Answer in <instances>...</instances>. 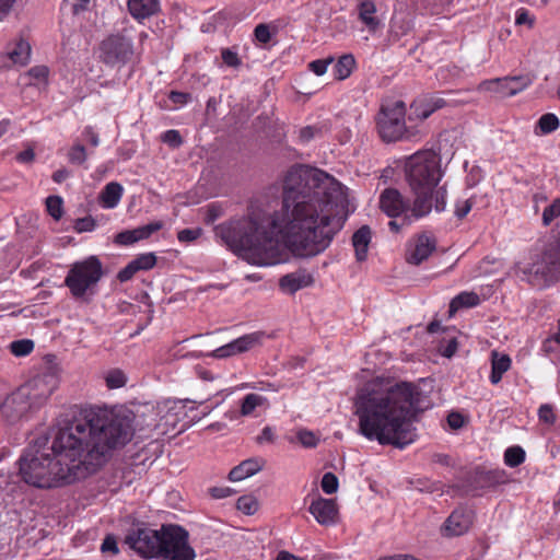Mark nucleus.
<instances>
[{
	"instance_id": "f257e3e1",
	"label": "nucleus",
	"mask_w": 560,
	"mask_h": 560,
	"mask_svg": "<svg viewBox=\"0 0 560 560\" xmlns=\"http://www.w3.org/2000/svg\"><path fill=\"white\" fill-rule=\"evenodd\" d=\"M346 196L341 184L326 172L292 166L285 174L280 212L252 203L246 215L215 226L214 233L235 255L252 265L283 261L284 248L295 256L313 257L324 252L341 230L339 215Z\"/></svg>"
},
{
	"instance_id": "f03ea898",
	"label": "nucleus",
	"mask_w": 560,
	"mask_h": 560,
	"mask_svg": "<svg viewBox=\"0 0 560 560\" xmlns=\"http://www.w3.org/2000/svg\"><path fill=\"white\" fill-rule=\"evenodd\" d=\"M132 428L127 417L103 407H80L59 423L52 454L37 457V488L70 485L96 472L113 450L127 444Z\"/></svg>"
},
{
	"instance_id": "7ed1b4c3",
	"label": "nucleus",
	"mask_w": 560,
	"mask_h": 560,
	"mask_svg": "<svg viewBox=\"0 0 560 560\" xmlns=\"http://www.w3.org/2000/svg\"><path fill=\"white\" fill-rule=\"evenodd\" d=\"M430 406L429 396L413 383L373 380L357 392L353 413L365 439L402 450L417 439V413Z\"/></svg>"
},
{
	"instance_id": "20e7f679",
	"label": "nucleus",
	"mask_w": 560,
	"mask_h": 560,
	"mask_svg": "<svg viewBox=\"0 0 560 560\" xmlns=\"http://www.w3.org/2000/svg\"><path fill=\"white\" fill-rule=\"evenodd\" d=\"M441 156L433 150L418 151L409 156L405 164L406 179L415 195L411 215L405 218L406 224L429 214L433 207V190L440 183L443 171Z\"/></svg>"
},
{
	"instance_id": "39448f33",
	"label": "nucleus",
	"mask_w": 560,
	"mask_h": 560,
	"mask_svg": "<svg viewBox=\"0 0 560 560\" xmlns=\"http://www.w3.org/2000/svg\"><path fill=\"white\" fill-rule=\"evenodd\" d=\"M516 275L537 289L560 281V238L548 245L538 262L517 265Z\"/></svg>"
},
{
	"instance_id": "423d86ee",
	"label": "nucleus",
	"mask_w": 560,
	"mask_h": 560,
	"mask_svg": "<svg viewBox=\"0 0 560 560\" xmlns=\"http://www.w3.org/2000/svg\"><path fill=\"white\" fill-rule=\"evenodd\" d=\"M104 275L103 265L96 256L75 261L70 266L65 284L75 299L84 298L88 292L93 293Z\"/></svg>"
},
{
	"instance_id": "0eeeda50",
	"label": "nucleus",
	"mask_w": 560,
	"mask_h": 560,
	"mask_svg": "<svg viewBox=\"0 0 560 560\" xmlns=\"http://www.w3.org/2000/svg\"><path fill=\"white\" fill-rule=\"evenodd\" d=\"M405 110V103L401 101L382 106L376 116V127L383 141L395 142L410 138L406 129Z\"/></svg>"
},
{
	"instance_id": "6e6552de",
	"label": "nucleus",
	"mask_w": 560,
	"mask_h": 560,
	"mask_svg": "<svg viewBox=\"0 0 560 560\" xmlns=\"http://www.w3.org/2000/svg\"><path fill=\"white\" fill-rule=\"evenodd\" d=\"M135 56L132 36L128 30L110 34L100 44V59L109 67H124Z\"/></svg>"
},
{
	"instance_id": "1a4fd4ad",
	"label": "nucleus",
	"mask_w": 560,
	"mask_h": 560,
	"mask_svg": "<svg viewBox=\"0 0 560 560\" xmlns=\"http://www.w3.org/2000/svg\"><path fill=\"white\" fill-rule=\"evenodd\" d=\"M188 532L179 525L163 524L161 555L163 560H195L196 552L189 545Z\"/></svg>"
},
{
	"instance_id": "9d476101",
	"label": "nucleus",
	"mask_w": 560,
	"mask_h": 560,
	"mask_svg": "<svg viewBox=\"0 0 560 560\" xmlns=\"http://www.w3.org/2000/svg\"><path fill=\"white\" fill-rule=\"evenodd\" d=\"M162 539L163 525L160 529L142 525L128 532L125 544L144 559H159Z\"/></svg>"
},
{
	"instance_id": "9b49d317",
	"label": "nucleus",
	"mask_w": 560,
	"mask_h": 560,
	"mask_svg": "<svg viewBox=\"0 0 560 560\" xmlns=\"http://www.w3.org/2000/svg\"><path fill=\"white\" fill-rule=\"evenodd\" d=\"M266 337L267 335L265 331L246 334L222 347H219L213 351L212 355L214 358L222 359L246 352L254 347L261 345Z\"/></svg>"
},
{
	"instance_id": "f8f14e48",
	"label": "nucleus",
	"mask_w": 560,
	"mask_h": 560,
	"mask_svg": "<svg viewBox=\"0 0 560 560\" xmlns=\"http://www.w3.org/2000/svg\"><path fill=\"white\" fill-rule=\"evenodd\" d=\"M380 208L389 218L410 214L412 206L396 188H386L380 195Z\"/></svg>"
},
{
	"instance_id": "ddd939ff",
	"label": "nucleus",
	"mask_w": 560,
	"mask_h": 560,
	"mask_svg": "<svg viewBox=\"0 0 560 560\" xmlns=\"http://www.w3.org/2000/svg\"><path fill=\"white\" fill-rule=\"evenodd\" d=\"M31 43L21 37L12 43L5 52L0 54V70L12 66L24 67L31 60Z\"/></svg>"
},
{
	"instance_id": "4468645a",
	"label": "nucleus",
	"mask_w": 560,
	"mask_h": 560,
	"mask_svg": "<svg viewBox=\"0 0 560 560\" xmlns=\"http://www.w3.org/2000/svg\"><path fill=\"white\" fill-rule=\"evenodd\" d=\"M45 362L47 369L39 376L37 375V399H47L54 390L58 387V364L55 362L56 357L52 354L46 355Z\"/></svg>"
},
{
	"instance_id": "2eb2a0df",
	"label": "nucleus",
	"mask_w": 560,
	"mask_h": 560,
	"mask_svg": "<svg viewBox=\"0 0 560 560\" xmlns=\"http://www.w3.org/2000/svg\"><path fill=\"white\" fill-rule=\"evenodd\" d=\"M475 520V512L467 506H459L452 512L445 522V530L450 536H460L468 532Z\"/></svg>"
},
{
	"instance_id": "dca6fc26",
	"label": "nucleus",
	"mask_w": 560,
	"mask_h": 560,
	"mask_svg": "<svg viewBox=\"0 0 560 560\" xmlns=\"http://www.w3.org/2000/svg\"><path fill=\"white\" fill-rule=\"evenodd\" d=\"M435 248L436 241L434 237L428 234H420L416 237L413 243H410L407 249L406 260L411 265L418 266L428 259Z\"/></svg>"
},
{
	"instance_id": "f3484780",
	"label": "nucleus",
	"mask_w": 560,
	"mask_h": 560,
	"mask_svg": "<svg viewBox=\"0 0 560 560\" xmlns=\"http://www.w3.org/2000/svg\"><path fill=\"white\" fill-rule=\"evenodd\" d=\"M308 511L320 525L329 526L337 522L338 508L332 499L318 498L311 503Z\"/></svg>"
},
{
	"instance_id": "a211bd4d",
	"label": "nucleus",
	"mask_w": 560,
	"mask_h": 560,
	"mask_svg": "<svg viewBox=\"0 0 560 560\" xmlns=\"http://www.w3.org/2000/svg\"><path fill=\"white\" fill-rule=\"evenodd\" d=\"M18 464L21 479L30 486H35V448L33 442H30L24 450Z\"/></svg>"
},
{
	"instance_id": "6ab92c4d",
	"label": "nucleus",
	"mask_w": 560,
	"mask_h": 560,
	"mask_svg": "<svg viewBox=\"0 0 560 560\" xmlns=\"http://www.w3.org/2000/svg\"><path fill=\"white\" fill-rule=\"evenodd\" d=\"M314 279L310 273L300 270L281 277L279 285L282 291L292 294L303 288L311 285Z\"/></svg>"
},
{
	"instance_id": "aec40b11",
	"label": "nucleus",
	"mask_w": 560,
	"mask_h": 560,
	"mask_svg": "<svg viewBox=\"0 0 560 560\" xmlns=\"http://www.w3.org/2000/svg\"><path fill=\"white\" fill-rule=\"evenodd\" d=\"M358 18L370 32H375L381 26V20L376 16V4L372 0H358Z\"/></svg>"
},
{
	"instance_id": "412c9836",
	"label": "nucleus",
	"mask_w": 560,
	"mask_h": 560,
	"mask_svg": "<svg viewBox=\"0 0 560 560\" xmlns=\"http://www.w3.org/2000/svg\"><path fill=\"white\" fill-rule=\"evenodd\" d=\"M264 459L260 458L245 459L241 464L231 469V471L229 472V479L231 481H241L245 478H248L260 471L264 467Z\"/></svg>"
},
{
	"instance_id": "4be33fe9",
	"label": "nucleus",
	"mask_w": 560,
	"mask_h": 560,
	"mask_svg": "<svg viewBox=\"0 0 560 560\" xmlns=\"http://www.w3.org/2000/svg\"><path fill=\"white\" fill-rule=\"evenodd\" d=\"M128 10L138 21L156 14L160 10L159 0H128Z\"/></svg>"
},
{
	"instance_id": "5701e85b",
	"label": "nucleus",
	"mask_w": 560,
	"mask_h": 560,
	"mask_svg": "<svg viewBox=\"0 0 560 560\" xmlns=\"http://www.w3.org/2000/svg\"><path fill=\"white\" fill-rule=\"evenodd\" d=\"M505 482L503 470H477L472 478L475 489L492 488Z\"/></svg>"
},
{
	"instance_id": "b1692460",
	"label": "nucleus",
	"mask_w": 560,
	"mask_h": 560,
	"mask_svg": "<svg viewBox=\"0 0 560 560\" xmlns=\"http://www.w3.org/2000/svg\"><path fill=\"white\" fill-rule=\"evenodd\" d=\"M498 81L500 82L499 93L504 96H513L532 84V78L529 75H516L498 79Z\"/></svg>"
},
{
	"instance_id": "393cba45",
	"label": "nucleus",
	"mask_w": 560,
	"mask_h": 560,
	"mask_svg": "<svg viewBox=\"0 0 560 560\" xmlns=\"http://www.w3.org/2000/svg\"><path fill=\"white\" fill-rule=\"evenodd\" d=\"M371 240L372 231L369 225H362L352 235V245L354 247L355 258L358 261H364L366 259Z\"/></svg>"
},
{
	"instance_id": "a878e982",
	"label": "nucleus",
	"mask_w": 560,
	"mask_h": 560,
	"mask_svg": "<svg viewBox=\"0 0 560 560\" xmlns=\"http://www.w3.org/2000/svg\"><path fill=\"white\" fill-rule=\"evenodd\" d=\"M124 188L119 183L110 182L102 190L100 201L104 208H115L122 196Z\"/></svg>"
},
{
	"instance_id": "bb28decb",
	"label": "nucleus",
	"mask_w": 560,
	"mask_h": 560,
	"mask_svg": "<svg viewBox=\"0 0 560 560\" xmlns=\"http://www.w3.org/2000/svg\"><path fill=\"white\" fill-rule=\"evenodd\" d=\"M491 355L490 381L492 384H498L503 374L511 368V358L508 354H499L497 351H492Z\"/></svg>"
},
{
	"instance_id": "cd10ccee",
	"label": "nucleus",
	"mask_w": 560,
	"mask_h": 560,
	"mask_svg": "<svg viewBox=\"0 0 560 560\" xmlns=\"http://www.w3.org/2000/svg\"><path fill=\"white\" fill-rule=\"evenodd\" d=\"M355 67V59L353 55H342L334 66V73L337 80H345L349 78Z\"/></svg>"
},
{
	"instance_id": "c85d7f7f",
	"label": "nucleus",
	"mask_w": 560,
	"mask_h": 560,
	"mask_svg": "<svg viewBox=\"0 0 560 560\" xmlns=\"http://www.w3.org/2000/svg\"><path fill=\"white\" fill-rule=\"evenodd\" d=\"M480 302L478 294L475 292H462L456 295L450 303V313L453 314L462 307H474Z\"/></svg>"
},
{
	"instance_id": "c756f323",
	"label": "nucleus",
	"mask_w": 560,
	"mask_h": 560,
	"mask_svg": "<svg viewBox=\"0 0 560 560\" xmlns=\"http://www.w3.org/2000/svg\"><path fill=\"white\" fill-rule=\"evenodd\" d=\"M35 343L32 339H19L12 341L8 348L15 358H24L31 354L34 350Z\"/></svg>"
},
{
	"instance_id": "7c9ffc66",
	"label": "nucleus",
	"mask_w": 560,
	"mask_h": 560,
	"mask_svg": "<svg viewBox=\"0 0 560 560\" xmlns=\"http://www.w3.org/2000/svg\"><path fill=\"white\" fill-rule=\"evenodd\" d=\"M267 401V399L258 394H247L241 404V415L242 416H249L253 413V411L264 405Z\"/></svg>"
},
{
	"instance_id": "2f4dec72",
	"label": "nucleus",
	"mask_w": 560,
	"mask_h": 560,
	"mask_svg": "<svg viewBox=\"0 0 560 560\" xmlns=\"http://www.w3.org/2000/svg\"><path fill=\"white\" fill-rule=\"evenodd\" d=\"M525 456V451L521 446H511L504 452V463L514 468L524 463Z\"/></svg>"
},
{
	"instance_id": "473e14b6",
	"label": "nucleus",
	"mask_w": 560,
	"mask_h": 560,
	"mask_svg": "<svg viewBox=\"0 0 560 560\" xmlns=\"http://www.w3.org/2000/svg\"><path fill=\"white\" fill-rule=\"evenodd\" d=\"M104 378L109 389L120 388L127 383L126 374L119 369L109 370Z\"/></svg>"
},
{
	"instance_id": "72a5a7b5",
	"label": "nucleus",
	"mask_w": 560,
	"mask_h": 560,
	"mask_svg": "<svg viewBox=\"0 0 560 560\" xmlns=\"http://www.w3.org/2000/svg\"><path fill=\"white\" fill-rule=\"evenodd\" d=\"M46 210L54 220H60L63 214L62 198L59 196H49L46 199Z\"/></svg>"
},
{
	"instance_id": "f704fd0d",
	"label": "nucleus",
	"mask_w": 560,
	"mask_h": 560,
	"mask_svg": "<svg viewBox=\"0 0 560 560\" xmlns=\"http://www.w3.org/2000/svg\"><path fill=\"white\" fill-rule=\"evenodd\" d=\"M537 127L539 128L540 133L547 135L553 132L559 127V119L555 114L548 113L544 114L538 122Z\"/></svg>"
},
{
	"instance_id": "c9c22d12",
	"label": "nucleus",
	"mask_w": 560,
	"mask_h": 560,
	"mask_svg": "<svg viewBox=\"0 0 560 560\" xmlns=\"http://www.w3.org/2000/svg\"><path fill=\"white\" fill-rule=\"evenodd\" d=\"M236 506L244 514L252 515L257 511L258 502L252 495H243L238 498Z\"/></svg>"
},
{
	"instance_id": "e433bc0d",
	"label": "nucleus",
	"mask_w": 560,
	"mask_h": 560,
	"mask_svg": "<svg viewBox=\"0 0 560 560\" xmlns=\"http://www.w3.org/2000/svg\"><path fill=\"white\" fill-rule=\"evenodd\" d=\"M132 261L139 271L150 270L155 266L156 257L153 253H147L137 256Z\"/></svg>"
},
{
	"instance_id": "4c0bfd02",
	"label": "nucleus",
	"mask_w": 560,
	"mask_h": 560,
	"mask_svg": "<svg viewBox=\"0 0 560 560\" xmlns=\"http://www.w3.org/2000/svg\"><path fill=\"white\" fill-rule=\"evenodd\" d=\"M560 215V197L555 199L552 203L545 208L542 212V223L549 225L556 218Z\"/></svg>"
},
{
	"instance_id": "58836bf2",
	"label": "nucleus",
	"mask_w": 560,
	"mask_h": 560,
	"mask_svg": "<svg viewBox=\"0 0 560 560\" xmlns=\"http://www.w3.org/2000/svg\"><path fill=\"white\" fill-rule=\"evenodd\" d=\"M338 486H339L338 478L336 477L335 474H332V472L324 474L322 481H320V487L325 493H327V494L335 493L338 490Z\"/></svg>"
},
{
	"instance_id": "ea45409f",
	"label": "nucleus",
	"mask_w": 560,
	"mask_h": 560,
	"mask_svg": "<svg viewBox=\"0 0 560 560\" xmlns=\"http://www.w3.org/2000/svg\"><path fill=\"white\" fill-rule=\"evenodd\" d=\"M86 151L82 144L73 145L68 153L69 162L72 164H83L86 161Z\"/></svg>"
},
{
	"instance_id": "a19ab883",
	"label": "nucleus",
	"mask_w": 560,
	"mask_h": 560,
	"mask_svg": "<svg viewBox=\"0 0 560 560\" xmlns=\"http://www.w3.org/2000/svg\"><path fill=\"white\" fill-rule=\"evenodd\" d=\"M334 57L329 56L325 59H316L308 63V69L313 71L316 75H323L326 73L327 68L330 63L334 62Z\"/></svg>"
},
{
	"instance_id": "79ce46f5",
	"label": "nucleus",
	"mask_w": 560,
	"mask_h": 560,
	"mask_svg": "<svg viewBox=\"0 0 560 560\" xmlns=\"http://www.w3.org/2000/svg\"><path fill=\"white\" fill-rule=\"evenodd\" d=\"M162 141L172 148H179L183 144V138L179 131L171 129L162 135Z\"/></svg>"
},
{
	"instance_id": "37998d69",
	"label": "nucleus",
	"mask_w": 560,
	"mask_h": 560,
	"mask_svg": "<svg viewBox=\"0 0 560 560\" xmlns=\"http://www.w3.org/2000/svg\"><path fill=\"white\" fill-rule=\"evenodd\" d=\"M298 440L304 447H315L318 443V438L308 430L299 431Z\"/></svg>"
},
{
	"instance_id": "c03bdc74",
	"label": "nucleus",
	"mask_w": 560,
	"mask_h": 560,
	"mask_svg": "<svg viewBox=\"0 0 560 560\" xmlns=\"http://www.w3.org/2000/svg\"><path fill=\"white\" fill-rule=\"evenodd\" d=\"M446 189L444 186L439 187L438 189L434 188L433 190V198H434V209L438 212H442L445 210L446 207Z\"/></svg>"
},
{
	"instance_id": "a18cd8bd",
	"label": "nucleus",
	"mask_w": 560,
	"mask_h": 560,
	"mask_svg": "<svg viewBox=\"0 0 560 560\" xmlns=\"http://www.w3.org/2000/svg\"><path fill=\"white\" fill-rule=\"evenodd\" d=\"M221 57L223 62L229 67L237 68L241 65L237 52L230 48L222 49Z\"/></svg>"
},
{
	"instance_id": "49530a36",
	"label": "nucleus",
	"mask_w": 560,
	"mask_h": 560,
	"mask_svg": "<svg viewBox=\"0 0 560 560\" xmlns=\"http://www.w3.org/2000/svg\"><path fill=\"white\" fill-rule=\"evenodd\" d=\"M201 235V229H184L180 230L177 234V238L179 242H192L197 240Z\"/></svg>"
},
{
	"instance_id": "de8ad7c7",
	"label": "nucleus",
	"mask_w": 560,
	"mask_h": 560,
	"mask_svg": "<svg viewBox=\"0 0 560 560\" xmlns=\"http://www.w3.org/2000/svg\"><path fill=\"white\" fill-rule=\"evenodd\" d=\"M445 105V101L441 97H432L428 104V108L423 109L420 114L422 119L428 118L434 110L442 108Z\"/></svg>"
},
{
	"instance_id": "09e8293b",
	"label": "nucleus",
	"mask_w": 560,
	"mask_h": 560,
	"mask_svg": "<svg viewBox=\"0 0 560 560\" xmlns=\"http://www.w3.org/2000/svg\"><path fill=\"white\" fill-rule=\"evenodd\" d=\"M472 208V201L470 199L459 200L455 206V215L458 219H464Z\"/></svg>"
},
{
	"instance_id": "8fccbe9b",
	"label": "nucleus",
	"mask_w": 560,
	"mask_h": 560,
	"mask_svg": "<svg viewBox=\"0 0 560 560\" xmlns=\"http://www.w3.org/2000/svg\"><path fill=\"white\" fill-rule=\"evenodd\" d=\"M95 228V221L88 217V218H80L75 221L74 229L77 232H90L93 231Z\"/></svg>"
},
{
	"instance_id": "3c124183",
	"label": "nucleus",
	"mask_w": 560,
	"mask_h": 560,
	"mask_svg": "<svg viewBox=\"0 0 560 560\" xmlns=\"http://www.w3.org/2000/svg\"><path fill=\"white\" fill-rule=\"evenodd\" d=\"M139 270L137 269L136 265L133 264V261L131 260L125 268H122L118 275H117V279L120 281V282H126V281H129L136 272H138Z\"/></svg>"
},
{
	"instance_id": "603ef678",
	"label": "nucleus",
	"mask_w": 560,
	"mask_h": 560,
	"mask_svg": "<svg viewBox=\"0 0 560 560\" xmlns=\"http://www.w3.org/2000/svg\"><path fill=\"white\" fill-rule=\"evenodd\" d=\"M539 419L546 423H553L556 421V416L553 413V409L550 405H541L538 410Z\"/></svg>"
},
{
	"instance_id": "864d4df0",
	"label": "nucleus",
	"mask_w": 560,
	"mask_h": 560,
	"mask_svg": "<svg viewBox=\"0 0 560 560\" xmlns=\"http://www.w3.org/2000/svg\"><path fill=\"white\" fill-rule=\"evenodd\" d=\"M254 34L256 39L262 44L268 43L271 38L269 27L266 24H258L255 27Z\"/></svg>"
},
{
	"instance_id": "5fc2aeb1",
	"label": "nucleus",
	"mask_w": 560,
	"mask_h": 560,
	"mask_svg": "<svg viewBox=\"0 0 560 560\" xmlns=\"http://www.w3.org/2000/svg\"><path fill=\"white\" fill-rule=\"evenodd\" d=\"M49 69L46 66H37V91L45 89L48 84Z\"/></svg>"
},
{
	"instance_id": "6e6d98bb",
	"label": "nucleus",
	"mask_w": 560,
	"mask_h": 560,
	"mask_svg": "<svg viewBox=\"0 0 560 560\" xmlns=\"http://www.w3.org/2000/svg\"><path fill=\"white\" fill-rule=\"evenodd\" d=\"M101 550L103 552H112L113 555H117L119 549L116 541V538L114 536H106L105 539L102 542Z\"/></svg>"
},
{
	"instance_id": "4d7b16f0",
	"label": "nucleus",
	"mask_w": 560,
	"mask_h": 560,
	"mask_svg": "<svg viewBox=\"0 0 560 560\" xmlns=\"http://www.w3.org/2000/svg\"><path fill=\"white\" fill-rule=\"evenodd\" d=\"M276 440V434L273 432V429L271 427H265L262 430H261V433L256 438V442L258 444H264V443H273Z\"/></svg>"
},
{
	"instance_id": "13d9d810",
	"label": "nucleus",
	"mask_w": 560,
	"mask_h": 560,
	"mask_svg": "<svg viewBox=\"0 0 560 560\" xmlns=\"http://www.w3.org/2000/svg\"><path fill=\"white\" fill-rule=\"evenodd\" d=\"M209 493L214 499H224L235 493L230 487H212L209 489Z\"/></svg>"
},
{
	"instance_id": "bf43d9fd",
	"label": "nucleus",
	"mask_w": 560,
	"mask_h": 560,
	"mask_svg": "<svg viewBox=\"0 0 560 560\" xmlns=\"http://www.w3.org/2000/svg\"><path fill=\"white\" fill-rule=\"evenodd\" d=\"M223 214V209L218 203H210L207 207V221L208 222H214L217 219H219Z\"/></svg>"
},
{
	"instance_id": "052dcab7",
	"label": "nucleus",
	"mask_w": 560,
	"mask_h": 560,
	"mask_svg": "<svg viewBox=\"0 0 560 560\" xmlns=\"http://www.w3.org/2000/svg\"><path fill=\"white\" fill-rule=\"evenodd\" d=\"M464 422V417L459 412H451L447 416V423L454 430L460 429Z\"/></svg>"
},
{
	"instance_id": "680f3d73",
	"label": "nucleus",
	"mask_w": 560,
	"mask_h": 560,
	"mask_svg": "<svg viewBox=\"0 0 560 560\" xmlns=\"http://www.w3.org/2000/svg\"><path fill=\"white\" fill-rule=\"evenodd\" d=\"M515 23L516 25L528 24L529 26H533L534 19L529 15L528 11L521 9L516 13Z\"/></svg>"
},
{
	"instance_id": "e2e57ef3",
	"label": "nucleus",
	"mask_w": 560,
	"mask_h": 560,
	"mask_svg": "<svg viewBox=\"0 0 560 560\" xmlns=\"http://www.w3.org/2000/svg\"><path fill=\"white\" fill-rule=\"evenodd\" d=\"M168 98L174 104L184 105L190 100V94L178 91H172L168 95Z\"/></svg>"
},
{
	"instance_id": "0e129e2a",
	"label": "nucleus",
	"mask_w": 560,
	"mask_h": 560,
	"mask_svg": "<svg viewBox=\"0 0 560 560\" xmlns=\"http://www.w3.org/2000/svg\"><path fill=\"white\" fill-rule=\"evenodd\" d=\"M91 0H65L66 3L72 7V12L78 14L82 11H85L90 4Z\"/></svg>"
},
{
	"instance_id": "69168bd1",
	"label": "nucleus",
	"mask_w": 560,
	"mask_h": 560,
	"mask_svg": "<svg viewBox=\"0 0 560 560\" xmlns=\"http://www.w3.org/2000/svg\"><path fill=\"white\" fill-rule=\"evenodd\" d=\"M115 242L119 245H130L136 243L131 231H124L116 235Z\"/></svg>"
},
{
	"instance_id": "338daca9",
	"label": "nucleus",
	"mask_w": 560,
	"mask_h": 560,
	"mask_svg": "<svg viewBox=\"0 0 560 560\" xmlns=\"http://www.w3.org/2000/svg\"><path fill=\"white\" fill-rule=\"evenodd\" d=\"M142 229L145 238H149L153 233L160 231L163 228L162 222H151L147 225L140 226Z\"/></svg>"
},
{
	"instance_id": "774afa93",
	"label": "nucleus",
	"mask_w": 560,
	"mask_h": 560,
	"mask_svg": "<svg viewBox=\"0 0 560 560\" xmlns=\"http://www.w3.org/2000/svg\"><path fill=\"white\" fill-rule=\"evenodd\" d=\"M318 129L315 128V127H312V126H306L304 128H302L300 130V140L302 142H308L311 141L314 137H315V133Z\"/></svg>"
}]
</instances>
